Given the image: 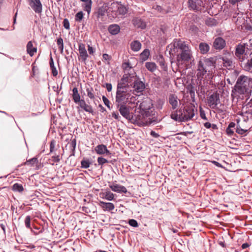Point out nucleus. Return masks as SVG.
Here are the masks:
<instances>
[{
    "label": "nucleus",
    "mask_w": 252,
    "mask_h": 252,
    "mask_svg": "<svg viewBox=\"0 0 252 252\" xmlns=\"http://www.w3.org/2000/svg\"><path fill=\"white\" fill-rule=\"evenodd\" d=\"M237 83L249 90L250 87L252 86V79L247 76H240L238 78Z\"/></svg>",
    "instance_id": "nucleus-10"
},
{
    "label": "nucleus",
    "mask_w": 252,
    "mask_h": 252,
    "mask_svg": "<svg viewBox=\"0 0 252 252\" xmlns=\"http://www.w3.org/2000/svg\"><path fill=\"white\" fill-rule=\"evenodd\" d=\"M99 196L100 198L108 201H112L115 199V194L108 189H101Z\"/></svg>",
    "instance_id": "nucleus-11"
},
{
    "label": "nucleus",
    "mask_w": 252,
    "mask_h": 252,
    "mask_svg": "<svg viewBox=\"0 0 252 252\" xmlns=\"http://www.w3.org/2000/svg\"><path fill=\"white\" fill-rule=\"evenodd\" d=\"M128 116L124 117L130 123L139 126H147L153 122V117L148 112L145 113L135 108L133 114L131 113L130 111H128Z\"/></svg>",
    "instance_id": "nucleus-3"
},
{
    "label": "nucleus",
    "mask_w": 252,
    "mask_h": 252,
    "mask_svg": "<svg viewBox=\"0 0 252 252\" xmlns=\"http://www.w3.org/2000/svg\"><path fill=\"white\" fill-rule=\"evenodd\" d=\"M112 116L116 120H119V118H120V116H119V113L118 112H113L112 113Z\"/></svg>",
    "instance_id": "nucleus-54"
},
{
    "label": "nucleus",
    "mask_w": 252,
    "mask_h": 252,
    "mask_svg": "<svg viewBox=\"0 0 252 252\" xmlns=\"http://www.w3.org/2000/svg\"><path fill=\"white\" fill-rule=\"evenodd\" d=\"M204 63L206 67H208L207 69L208 71L212 72L215 68L214 59L213 58L206 59L205 60Z\"/></svg>",
    "instance_id": "nucleus-20"
},
{
    "label": "nucleus",
    "mask_w": 252,
    "mask_h": 252,
    "mask_svg": "<svg viewBox=\"0 0 252 252\" xmlns=\"http://www.w3.org/2000/svg\"><path fill=\"white\" fill-rule=\"evenodd\" d=\"M123 66L125 67V74L120 81L118 83L117 88L127 89L126 87L128 86L129 84L132 85L133 82V79L136 78L137 75L135 73H130L126 72L128 69L127 68L129 69H131V67L129 66V63H125L123 64Z\"/></svg>",
    "instance_id": "nucleus-4"
},
{
    "label": "nucleus",
    "mask_w": 252,
    "mask_h": 252,
    "mask_svg": "<svg viewBox=\"0 0 252 252\" xmlns=\"http://www.w3.org/2000/svg\"><path fill=\"white\" fill-rule=\"evenodd\" d=\"M26 48L27 53L29 54L31 57L33 56L37 52V48L33 46V42L32 41H30L28 42Z\"/></svg>",
    "instance_id": "nucleus-21"
},
{
    "label": "nucleus",
    "mask_w": 252,
    "mask_h": 252,
    "mask_svg": "<svg viewBox=\"0 0 252 252\" xmlns=\"http://www.w3.org/2000/svg\"><path fill=\"white\" fill-rule=\"evenodd\" d=\"M248 131L249 129L246 128V127L242 128L240 124V121L237 120L236 132L240 135L246 136Z\"/></svg>",
    "instance_id": "nucleus-23"
},
{
    "label": "nucleus",
    "mask_w": 252,
    "mask_h": 252,
    "mask_svg": "<svg viewBox=\"0 0 252 252\" xmlns=\"http://www.w3.org/2000/svg\"><path fill=\"white\" fill-rule=\"evenodd\" d=\"M212 163H214L215 165H216L218 167H222V165L220 163H219L218 162H217L216 161H213Z\"/></svg>",
    "instance_id": "nucleus-61"
},
{
    "label": "nucleus",
    "mask_w": 252,
    "mask_h": 252,
    "mask_svg": "<svg viewBox=\"0 0 252 252\" xmlns=\"http://www.w3.org/2000/svg\"><path fill=\"white\" fill-rule=\"evenodd\" d=\"M78 51L81 60L85 62L88 57V55L87 54L85 44L83 43L79 44Z\"/></svg>",
    "instance_id": "nucleus-19"
},
{
    "label": "nucleus",
    "mask_w": 252,
    "mask_h": 252,
    "mask_svg": "<svg viewBox=\"0 0 252 252\" xmlns=\"http://www.w3.org/2000/svg\"><path fill=\"white\" fill-rule=\"evenodd\" d=\"M88 96L91 99H93L94 97V95L92 88H87L86 90Z\"/></svg>",
    "instance_id": "nucleus-44"
},
{
    "label": "nucleus",
    "mask_w": 252,
    "mask_h": 252,
    "mask_svg": "<svg viewBox=\"0 0 252 252\" xmlns=\"http://www.w3.org/2000/svg\"><path fill=\"white\" fill-rule=\"evenodd\" d=\"M232 62L228 60H223V65L226 67L231 66Z\"/></svg>",
    "instance_id": "nucleus-49"
},
{
    "label": "nucleus",
    "mask_w": 252,
    "mask_h": 252,
    "mask_svg": "<svg viewBox=\"0 0 252 252\" xmlns=\"http://www.w3.org/2000/svg\"><path fill=\"white\" fill-rule=\"evenodd\" d=\"M171 51L175 52V49H179L181 52L177 56V64L179 67L188 68L194 61L190 49L185 43L179 39H175L170 44Z\"/></svg>",
    "instance_id": "nucleus-2"
},
{
    "label": "nucleus",
    "mask_w": 252,
    "mask_h": 252,
    "mask_svg": "<svg viewBox=\"0 0 252 252\" xmlns=\"http://www.w3.org/2000/svg\"><path fill=\"white\" fill-rule=\"evenodd\" d=\"M55 147V142L54 141H52L50 145V150L51 152H52L54 150Z\"/></svg>",
    "instance_id": "nucleus-52"
},
{
    "label": "nucleus",
    "mask_w": 252,
    "mask_h": 252,
    "mask_svg": "<svg viewBox=\"0 0 252 252\" xmlns=\"http://www.w3.org/2000/svg\"><path fill=\"white\" fill-rule=\"evenodd\" d=\"M195 110L194 106L189 105L186 106L183 111H181V116L183 121H188L192 119L195 115Z\"/></svg>",
    "instance_id": "nucleus-5"
},
{
    "label": "nucleus",
    "mask_w": 252,
    "mask_h": 252,
    "mask_svg": "<svg viewBox=\"0 0 252 252\" xmlns=\"http://www.w3.org/2000/svg\"><path fill=\"white\" fill-rule=\"evenodd\" d=\"M109 187L114 192L118 193H126L127 192L126 188L119 184L112 183L109 184Z\"/></svg>",
    "instance_id": "nucleus-14"
},
{
    "label": "nucleus",
    "mask_w": 252,
    "mask_h": 252,
    "mask_svg": "<svg viewBox=\"0 0 252 252\" xmlns=\"http://www.w3.org/2000/svg\"><path fill=\"white\" fill-rule=\"evenodd\" d=\"M199 48L201 53L203 54L207 53L210 49L209 45L205 43H200Z\"/></svg>",
    "instance_id": "nucleus-30"
},
{
    "label": "nucleus",
    "mask_w": 252,
    "mask_h": 252,
    "mask_svg": "<svg viewBox=\"0 0 252 252\" xmlns=\"http://www.w3.org/2000/svg\"><path fill=\"white\" fill-rule=\"evenodd\" d=\"M81 167L84 168H88L90 167L91 162L88 159H83L81 162Z\"/></svg>",
    "instance_id": "nucleus-40"
},
{
    "label": "nucleus",
    "mask_w": 252,
    "mask_h": 252,
    "mask_svg": "<svg viewBox=\"0 0 252 252\" xmlns=\"http://www.w3.org/2000/svg\"><path fill=\"white\" fill-rule=\"evenodd\" d=\"M150 56L149 49H145L140 55V59L142 62L146 61Z\"/></svg>",
    "instance_id": "nucleus-31"
},
{
    "label": "nucleus",
    "mask_w": 252,
    "mask_h": 252,
    "mask_svg": "<svg viewBox=\"0 0 252 252\" xmlns=\"http://www.w3.org/2000/svg\"><path fill=\"white\" fill-rule=\"evenodd\" d=\"M72 98L74 102L75 103H78L81 99H80V95L78 93L77 88L75 87L72 90Z\"/></svg>",
    "instance_id": "nucleus-28"
},
{
    "label": "nucleus",
    "mask_w": 252,
    "mask_h": 252,
    "mask_svg": "<svg viewBox=\"0 0 252 252\" xmlns=\"http://www.w3.org/2000/svg\"><path fill=\"white\" fill-rule=\"evenodd\" d=\"M88 50L89 53L91 55H93L94 52V48L89 45L88 46Z\"/></svg>",
    "instance_id": "nucleus-53"
},
{
    "label": "nucleus",
    "mask_w": 252,
    "mask_h": 252,
    "mask_svg": "<svg viewBox=\"0 0 252 252\" xmlns=\"http://www.w3.org/2000/svg\"><path fill=\"white\" fill-rule=\"evenodd\" d=\"M98 204L104 211H112L115 208V205L111 202H105L100 201Z\"/></svg>",
    "instance_id": "nucleus-16"
},
{
    "label": "nucleus",
    "mask_w": 252,
    "mask_h": 252,
    "mask_svg": "<svg viewBox=\"0 0 252 252\" xmlns=\"http://www.w3.org/2000/svg\"><path fill=\"white\" fill-rule=\"evenodd\" d=\"M128 223L130 225L133 227H137L138 223L137 221L135 220L131 219L129 220Z\"/></svg>",
    "instance_id": "nucleus-48"
},
{
    "label": "nucleus",
    "mask_w": 252,
    "mask_h": 252,
    "mask_svg": "<svg viewBox=\"0 0 252 252\" xmlns=\"http://www.w3.org/2000/svg\"><path fill=\"white\" fill-rule=\"evenodd\" d=\"M235 124L233 122H231L226 129V133L228 136H232L234 133L233 128L235 126Z\"/></svg>",
    "instance_id": "nucleus-34"
},
{
    "label": "nucleus",
    "mask_w": 252,
    "mask_h": 252,
    "mask_svg": "<svg viewBox=\"0 0 252 252\" xmlns=\"http://www.w3.org/2000/svg\"><path fill=\"white\" fill-rule=\"evenodd\" d=\"M245 51V46L242 44H239L237 46L235 51V55L241 61L244 60V54Z\"/></svg>",
    "instance_id": "nucleus-18"
},
{
    "label": "nucleus",
    "mask_w": 252,
    "mask_h": 252,
    "mask_svg": "<svg viewBox=\"0 0 252 252\" xmlns=\"http://www.w3.org/2000/svg\"><path fill=\"white\" fill-rule=\"evenodd\" d=\"M225 44V41L221 37H218L215 39L213 46L216 49H222Z\"/></svg>",
    "instance_id": "nucleus-22"
},
{
    "label": "nucleus",
    "mask_w": 252,
    "mask_h": 252,
    "mask_svg": "<svg viewBox=\"0 0 252 252\" xmlns=\"http://www.w3.org/2000/svg\"><path fill=\"white\" fill-rule=\"evenodd\" d=\"M110 58H111V57L107 54H104L103 55V59L105 61L110 60Z\"/></svg>",
    "instance_id": "nucleus-55"
},
{
    "label": "nucleus",
    "mask_w": 252,
    "mask_h": 252,
    "mask_svg": "<svg viewBox=\"0 0 252 252\" xmlns=\"http://www.w3.org/2000/svg\"><path fill=\"white\" fill-rule=\"evenodd\" d=\"M94 151L98 155L106 156H110L111 155V153L107 149L106 146L103 144H100L96 146L94 148Z\"/></svg>",
    "instance_id": "nucleus-13"
},
{
    "label": "nucleus",
    "mask_w": 252,
    "mask_h": 252,
    "mask_svg": "<svg viewBox=\"0 0 252 252\" xmlns=\"http://www.w3.org/2000/svg\"><path fill=\"white\" fill-rule=\"evenodd\" d=\"M200 117L202 119L204 120H207L205 114L204 112L202 110H200Z\"/></svg>",
    "instance_id": "nucleus-56"
},
{
    "label": "nucleus",
    "mask_w": 252,
    "mask_h": 252,
    "mask_svg": "<svg viewBox=\"0 0 252 252\" xmlns=\"http://www.w3.org/2000/svg\"><path fill=\"white\" fill-rule=\"evenodd\" d=\"M38 163V160L36 158H33L29 160H27L24 163V165H30V166L34 167L37 165Z\"/></svg>",
    "instance_id": "nucleus-35"
},
{
    "label": "nucleus",
    "mask_w": 252,
    "mask_h": 252,
    "mask_svg": "<svg viewBox=\"0 0 252 252\" xmlns=\"http://www.w3.org/2000/svg\"><path fill=\"white\" fill-rule=\"evenodd\" d=\"M234 21L236 22V25L238 26H242L245 23V20L244 18L239 16L237 20H235V17H233Z\"/></svg>",
    "instance_id": "nucleus-38"
},
{
    "label": "nucleus",
    "mask_w": 252,
    "mask_h": 252,
    "mask_svg": "<svg viewBox=\"0 0 252 252\" xmlns=\"http://www.w3.org/2000/svg\"><path fill=\"white\" fill-rule=\"evenodd\" d=\"M57 45L58 46L59 49L61 51V52L62 53L63 50V39L60 37L57 40Z\"/></svg>",
    "instance_id": "nucleus-39"
},
{
    "label": "nucleus",
    "mask_w": 252,
    "mask_h": 252,
    "mask_svg": "<svg viewBox=\"0 0 252 252\" xmlns=\"http://www.w3.org/2000/svg\"><path fill=\"white\" fill-rule=\"evenodd\" d=\"M188 3L189 8L195 11H201L204 7L202 0H189Z\"/></svg>",
    "instance_id": "nucleus-7"
},
{
    "label": "nucleus",
    "mask_w": 252,
    "mask_h": 252,
    "mask_svg": "<svg viewBox=\"0 0 252 252\" xmlns=\"http://www.w3.org/2000/svg\"><path fill=\"white\" fill-rule=\"evenodd\" d=\"M225 86V82L221 81L220 83L218 84V88L219 89L222 88Z\"/></svg>",
    "instance_id": "nucleus-57"
},
{
    "label": "nucleus",
    "mask_w": 252,
    "mask_h": 252,
    "mask_svg": "<svg viewBox=\"0 0 252 252\" xmlns=\"http://www.w3.org/2000/svg\"><path fill=\"white\" fill-rule=\"evenodd\" d=\"M25 223L26 226L28 228H31V217L28 216L26 217L25 220Z\"/></svg>",
    "instance_id": "nucleus-46"
},
{
    "label": "nucleus",
    "mask_w": 252,
    "mask_h": 252,
    "mask_svg": "<svg viewBox=\"0 0 252 252\" xmlns=\"http://www.w3.org/2000/svg\"><path fill=\"white\" fill-rule=\"evenodd\" d=\"M207 71V69L204 67L203 62L200 61L198 62L196 73V76L198 79L201 80L203 76L206 73Z\"/></svg>",
    "instance_id": "nucleus-15"
},
{
    "label": "nucleus",
    "mask_w": 252,
    "mask_h": 252,
    "mask_svg": "<svg viewBox=\"0 0 252 252\" xmlns=\"http://www.w3.org/2000/svg\"><path fill=\"white\" fill-rule=\"evenodd\" d=\"M239 0H229L230 3L232 4H234L237 3Z\"/></svg>",
    "instance_id": "nucleus-63"
},
{
    "label": "nucleus",
    "mask_w": 252,
    "mask_h": 252,
    "mask_svg": "<svg viewBox=\"0 0 252 252\" xmlns=\"http://www.w3.org/2000/svg\"><path fill=\"white\" fill-rule=\"evenodd\" d=\"M204 126L207 128H209L211 126V124L209 122H206L204 124Z\"/></svg>",
    "instance_id": "nucleus-59"
},
{
    "label": "nucleus",
    "mask_w": 252,
    "mask_h": 252,
    "mask_svg": "<svg viewBox=\"0 0 252 252\" xmlns=\"http://www.w3.org/2000/svg\"><path fill=\"white\" fill-rule=\"evenodd\" d=\"M220 102L219 95L217 93H214L207 99L209 106L212 109L215 108Z\"/></svg>",
    "instance_id": "nucleus-8"
},
{
    "label": "nucleus",
    "mask_w": 252,
    "mask_h": 252,
    "mask_svg": "<svg viewBox=\"0 0 252 252\" xmlns=\"http://www.w3.org/2000/svg\"><path fill=\"white\" fill-rule=\"evenodd\" d=\"M84 17V13L82 11H79L77 13L75 16V20L76 21H81Z\"/></svg>",
    "instance_id": "nucleus-41"
},
{
    "label": "nucleus",
    "mask_w": 252,
    "mask_h": 252,
    "mask_svg": "<svg viewBox=\"0 0 252 252\" xmlns=\"http://www.w3.org/2000/svg\"><path fill=\"white\" fill-rule=\"evenodd\" d=\"M51 160L54 162H58L60 161V157L59 156L57 155V156H53L52 157V159Z\"/></svg>",
    "instance_id": "nucleus-51"
},
{
    "label": "nucleus",
    "mask_w": 252,
    "mask_h": 252,
    "mask_svg": "<svg viewBox=\"0 0 252 252\" xmlns=\"http://www.w3.org/2000/svg\"><path fill=\"white\" fill-rule=\"evenodd\" d=\"M108 31L112 34L115 35L120 32V28L117 25H112L109 26Z\"/></svg>",
    "instance_id": "nucleus-29"
},
{
    "label": "nucleus",
    "mask_w": 252,
    "mask_h": 252,
    "mask_svg": "<svg viewBox=\"0 0 252 252\" xmlns=\"http://www.w3.org/2000/svg\"><path fill=\"white\" fill-rule=\"evenodd\" d=\"M138 27H140L141 29H144L146 27V25L144 23H141L140 25L137 26Z\"/></svg>",
    "instance_id": "nucleus-62"
},
{
    "label": "nucleus",
    "mask_w": 252,
    "mask_h": 252,
    "mask_svg": "<svg viewBox=\"0 0 252 252\" xmlns=\"http://www.w3.org/2000/svg\"><path fill=\"white\" fill-rule=\"evenodd\" d=\"M12 189L13 191L18 192H22L24 190L23 186L18 183H15L13 185Z\"/></svg>",
    "instance_id": "nucleus-37"
},
{
    "label": "nucleus",
    "mask_w": 252,
    "mask_h": 252,
    "mask_svg": "<svg viewBox=\"0 0 252 252\" xmlns=\"http://www.w3.org/2000/svg\"><path fill=\"white\" fill-rule=\"evenodd\" d=\"M151 134L155 137H157L158 136V134L154 131H152L151 132Z\"/></svg>",
    "instance_id": "nucleus-64"
},
{
    "label": "nucleus",
    "mask_w": 252,
    "mask_h": 252,
    "mask_svg": "<svg viewBox=\"0 0 252 252\" xmlns=\"http://www.w3.org/2000/svg\"><path fill=\"white\" fill-rule=\"evenodd\" d=\"M49 63L52 75L54 76H56L58 75V71L54 65L53 60L52 57H51Z\"/></svg>",
    "instance_id": "nucleus-36"
},
{
    "label": "nucleus",
    "mask_w": 252,
    "mask_h": 252,
    "mask_svg": "<svg viewBox=\"0 0 252 252\" xmlns=\"http://www.w3.org/2000/svg\"><path fill=\"white\" fill-rule=\"evenodd\" d=\"M171 117L175 121L182 122L181 111L174 112L171 114Z\"/></svg>",
    "instance_id": "nucleus-33"
},
{
    "label": "nucleus",
    "mask_w": 252,
    "mask_h": 252,
    "mask_svg": "<svg viewBox=\"0 0 252 252\" xmlns=\"http://www.w3.org/2000/svg\"><path fill=\"white\" fill-rule=\"evenodd\" d=\"M97 161L98 164L101 165V167L104 164L108 162V160L102 157H98L97 158Z\"/></svg>",
    "instance_id": "nucleus-45"
},
{
    "label": "nucleus",
    "mask_w": 252,
    "mask_h": 252,
    "mask_svg": "<svg viewBox=\"0 0 252 252\" xmlns=\"http://www.w3.org/2000/svg\"><path fill=\"white\" fill-rule=\"evenodd\" d=\"M250 245H249L248 243H244L242 245V248L243 249H245L247 248H248Z\"/></svg>",
    "instance_id": "nucleus-60"
},
{
    "label": "nucleus",
    "mask_w": 252,
    "mask_h": 252,
    "mask_svg": "<svg viewBox=\"0 0 252 252\" xmlns=\"http://www.w3.org/2000/svg\"><path fill=\"white\" fill-rule=\"evenodd\" d=\"M235 90L238 94H249V89L237 83H236V85H235Z\"/></svg>",
    "instance_id": "nucleus-25"
},
{
    "label": "nucleus",
    "mask_w": 252,
    "mask_h": 252,
    "mask_svg": "<svg viewBox=\"0 0 252 252\" xmlns=\"http://www.w3.org/2000/svg\"><path fill=\"white\" fill-rule=\"evenodd\" d=\"M79 106L78 108H80L85 111L88 112L89 113H93V108L92 106L89 104L86 103V101L84 99H81L78 103Z\"/></svg>",
    "instance_id": "nucleus-17"
},
{
    "label": "nucleus",
    "mask_w": 252,
    "mask_h": 252,
    "mask_svg": "<svg viewBox=\"0 0 252 252\" xmlns=\"http://www.w3.org/2000/svg\"><path fill=\"white\" fill-rule=\"evenodd\" d=\"M145 67L151 72L155 71L157 68L156 64L153 62H147L145 63Z\"/></svg>",
    "instance_id": "nucleus-32"
},
{
    "label": "nucleus",
    "mask_w": 252,
    "mask_h": 252,
    "mask_svg": "<svg viewBox=\"0 0 252 252\" xmlns=\"http://www.w3.org/2000/svg\"><path fill=\"white\" fill-rule=\"evenodd\" d=\"M138 101L137 96L127 89L117 88L116 103L120 114L123 117L128 116V111H131L137 106Z\"/></svg>",
    "instance_id": "nucleus-1"
},
{
    "label": "nucleus",
    "mask_w": 252,
    "mask_h": 252,
    "mask_svg": "<svg viewBox=\"0 0 252 252\" xmlns=\"http://www.w3.org/2000/svg\"><path fill=\"white\" fill-rule=\"evenodd\" d=\"M141 48V43L137 40H134L130 43V48L134 52H137Z\"/></svg>",
    "instance_id": "nucleus-26"
},
{
    "label": "nucleus",
    "mask_w": 252,
    "mask_h": 252,
    "mask_svg": "<svg viewBox=\"0 0 252 252\" xmlns=\"http://www.w3.org/2000/svg\"><path fill=\"white\" fill-rule=\"evenodd\" d=\"M169 102L172 105L173 109L177 108L178 105V99L175 94H170L169 96Z\"/></svg>",
    "instance_id": "nucleus-24"
},
{
    "label": "nucleus",
    "mask_w": 252,
    "mask_h": 252,
    "mask_svg": "<svg viewBox=\"0 0 252 252\" xmlns=\"http://www.w3.org/2000/svg\"><path fill=\"white\" fill-rule=\"evenodd\" d=\"M102 100L104 103V104L109 109H110L111 107L110 106V101L105 96H102Z\"/></svg>",
    "instance_id": "nucleus-47"
},
{
    "label": "nucleus",
    "mask_w": 252,
    "mask_h": 252,
    "mask_svg": "<svg viewBox=\"0 0 252 252\" xmlns=\"http://www.w3.org/2000/svg\"><path fill=\"white\" fill-rule=\"evenodd\" d=\"M29 5L32 9L37 13L42 12V6L40 0H29Z\"/></svg>",
    "instance_id": "nucleus-12"
},
{
    "label": "nucleus",
    "mask_w": 252,
    "mask_h": 252,
    "mask_svg": "<svg viewBox=\"0 0 252 252\" xmlns=\"http://www.w3.org/2000/svg\"><path fill=\"white\" fill-rule=\"evenodd\" d=\"M118 12L120 14L124 15L126 13L127 10L124 6L120 5L118 7Z\"/></svg>",
    "instance_id": "nucleus-43"
},
{
    "label": "nucleus",
    "mask_w": 252,
    "mask_h": 252,
    "mask_svg": "<svg viewBox=\"0 0 252 252\" xmlns=\"http://www.w3.org/2000/svg\"><path fill=\"white\" fill-rule=\"evenodd\" d=\"M63 26L66 29H69V23L67 19H65L63 21Z\"/></svg>",
    "instance_id": "nucleus-50"
},
{
    "label": "nucleus",
    "mask_w": 252,
    "mask_h": 252,
    "mask_svg": "<svg viewBox=\"0 0 252 252\" xmlns=\"http://www.w3.org/2000/svg\"><path fill=\"white\" fill-rule=\"evenodd\" d=\"M205 23L209 26H214L216 24V21L213 18H208L206 20Z\"/></svg>",
    "instance_id": "nucleus-42"
},
{
    "label": "nucleus",
    "mask_w": 252,
    "mask_h": 252,
    "mask_svg": "<svg viewBox=\"0 0 252 252\" xmlns=\"http://www.w3.org/2000/svg\"><path fill=\"white\" fill-rule=\"evenodd\" d=\"M133 80V82L132 85L133 84L134 90L137 93H141L143 91L145 88L144 83L140 81L137 76L134 78Z\"/></svg>",
    "instance_id": "nucleus-9"
},
{
    "label": "nucleus",
    "mask_w": 252,
    "mask_h": 252,
    "mask_svg": "<svg viewBox=\"0 0 252 252\" xmlns=\"http://www.w3.org/2000/svg\"><path fill=\"white\" fill-rule=\"evenodd\" d=\"M106 87L107 90L108 92L111 91L112 87V85L111 84L107 83L106 84Z\"/></svg>",
    "instance_id": "nucleus-58"
},
{
    "label": "nucleus",
    "mask_w": 252,
    "mask_h": 252,
    "mask_svg": "<svg viewBox=\"0 0 252 252\" xmlns=\"http://www.w3.org/2000/svg\"><path fill=\"white\" fill-rule=\"evenodd\" d=\"M84 2V3L82 4V6L84 10L87 11L88 14L89 15L92 9V0H89Z\"/></svg>",
    "instance_id": "nucleus-27"
},
{
    "label": "nucleus",
    "mask_w": 252,
    "mask_h": 252,
    "mask_svg": "<svg viewBox=\"0 0 252 252\" xmlns=\"http://www.w3.org/2000/svg\"><path fill=\"white\" fill-rule=\"evenodd\" d=\"M134 108L137 109L138 110L142 111L145 113H150V116H153V107L151 101L150 99H146L143 101L139 105V107L137 106Z\"/></svg>",
    "instance_id": "nucleus-6"
}]
</instances>
